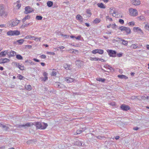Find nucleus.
Returning a JSON list of instances; mask_svg holds the SVG:
<instances>
[{"instance_id": "nucleus-1", "label": "nucleus", "mask_w": 149, "mask_h": 149, "mask_svg": "<svg viewBox=\"0 0 149 149\" xmlns=\"http://www.w3.org/2000/svg\"><path fill=\"white\" fill-rule=\"evenodd\" d=\"M34 125L36 126L37 129L44 130L48 126L47 123H41L40 122H34Z\"/></svg>"}, {"instance_id": "nucleus-2", "label": "nucleus", "mask_w": 149, "mask_h": 149, "mask_svg": "<svg viewBox=\"0 0 149 149\" xmlns=\"http://www.w3.org/2000/svg\"><path fill=\"white\" fill-rule=\"evenodd\" d=\"M8 13L6 11L5 7L3 5H0V17L3 18L7 17Z\"/></svg>"}, {"instance_id": "nucleus-3", "label": "nucleus", "mask_w": 149, "mask_h": 149, "mask_svg": "<svg viewBox=\"0 0 149 149\" xmlns=\"http://www.w3.org/2000/svg\"><path fill=\"white\" fill-rule=\"evenodd\" d=\"M19 23V20L15 19L8 21L7 24L8 26L13 27L17 25Z\"/></svg>"}, {"instance_id": "nucleus-4", "label": "nucleus", "mask_w": 149, "mask_h": 149, "mask_svg": "<svg viewBox=\"0 0 149 149\" xmlns=\"http://www.w3.org/2000/svg\"><path fill=\"white\" fill-rule=\"evenodd\" d=\"M118 29L120 30L121 31H125L126 33L125 34L126 35H128L131 33L130 29L128 27L121 26L119 27Z\"/></svg>"}, {"instance_id": "nucleus-5", "label": "nucleus", "mask_w": 149, "mask_h": 149, "mask_svg": "<svg viewBox=\"0 0 149 149\" xmlns=\"http://www.w3.org/2000/svg\"><path fill=\"white\" fill-rule=\"evenodd\" d=\"M130 15L132 16H135L138 15V12L135 9L130 8L129 10Z\"/></svg>"}, {"instance_id": "nucleus-6", "label": "nucleus", "mask_w": 149, "mask_h": 149, "mask_svg": "<svg viewBox=\"0 0 149 149\" xmlns=\"http://www.w3.org/2000/svg\"><path fill=\"white\" fill-rule=\"evenodd\" d=\"M19 34V32L17 30L10 31L7 33V34L8 36L18 35Z\"/></svg>"}, {"instance_id": "nucleus-7", "label": "nucleus", "mask_w": 149, "mask_h": 149, "mask_svg": "<svg viewBox=\"0 0 149 149\" xmlns=\"http://www.w3.org/2000/svg\"><path fill=\"white\" fill-rule=\"evenodd\" d=\"M107 52L110 56L112 57L116 56V52L115 51L108 49L107 50Z\"/></svg>"}, {"instance_id": "nucleus-8", "label": "nucleus", "mask_w": 149, "mask_h": 149, "mask_svg": "<svg viewBox=\"0 0 149 149\" xmlns=\"http://www.w3.org/2000/svg\"><path fill=\"white\" fill-rule=\"evenodd\" d=\"M33 125H34V123H33L32 122H29L25 124L18 125L17 127L19 128H21L22 127H24L26 128V127H29Z\"/></svg>"}, {"instance_id": "nucleus-9", "label": "nucleus", "mask_w": 149, "mask_h": 149, "mask_svg": "<svg viewBox=\"0 0 149 149\" xmlns=\"http://www.w3.org/2000/svg\"><path fill=\"white\" fill-rule=\"evenodd\" d=\"M33 11V9L29 6H28L25 8L24 13L25 14L30 13Z\"/></svg>"}, {"instance_id": "nucleus-10", "label": "nucleus", "mask_w": 149, "mask_h": 149, "mask_svg": "<svg viewBox=\"0 0 149 149\" xmlns=\"http://www.w3.org/2000/svg\"><path fill=\"white\" fill-rule=\"evenodd\" d=\"M120 108L121 109L125 111H127L130 109V107L124 104H123L120 106Z\"/></svg>"}, {"instance_id": "nucleus-11", "label": "nucleus", "mask_w": 149, "mask_h": 149, "mask_svg": "<svg viewBox=\"0 0 149 149\" xmlns=\"http://www.w3.org/2000/svg\"><path fill=\"white\" fill-rule=\"evenodd\" d=\"M131 3L134 5H138L140 4L139 0H131Z\"/></svg>"}, {"instance_id": "nucleus-12", "label": "nucleus", "mask_w": 149, "mask_h": 149, "mask_svg": "<svg viewBox=\"0 0 149 149\" xmlns=\"http://www.w3.org/2000/svg\"><path fill=\"white\" fill-rule=\"evenodd\" d=\"M0 127H1L5 131H7L9 129V128L6 125H4L1 123H0Z\"/></svg>"}, {"instance_id": "nucleus-13", "label": "nucleus", "mask_w": 149, "mask_h": 149, "mask_svg": "<svg viewBox=\"0 0 149 149\" xmlns=\"http://www.w3.org/2000/svg\"><path fill=\"white\" fill-rule=\"evenodd\" d=\"M85 130L84 129V128H80L79 130H77L76 133H75V135H77L81 134Z\"/></svg>"}, {"instance_id": "nucleus-14", "label": "nucleus", "mask_w": 149, "mask_h": 149, "mask_svg": "<svg viewBox=\"0 0 149 149\" xmlns=\"http://www.w3.org/2000/svg\"><path fill=\"white\" fill-rule=\"evenodd\" d=\"M1 60L2 61L1 62L0 61V63H6L10 61L9 59L7 58L1 59Z\"/></svg>"}, {"instance_id": "nucleus-15", "label": "nucleus", "mask_w": 149, "mask_h": 149, "mask_svg": "<svg viewBox=\"0 0 149 149\" xmlns=\"http://www.w3.org/2000/svg\"><path fill=\"white\" fill-rule=\"evenodd\" d=\"M8 55L10 56H15L16 54V52L14 51L11 50L10 52H8Z\"/></svg>"}, {"instance_id": "nucleus-16", "label": "nucleus", "mask_w": 149, "mask_h": 149, "mask_svg": "<svg viewBox=\"0 0 149 149\" xmlns=\"http://www.w3.org/2000/svg\"><path fill=\"white\" fill-rule=\"evenodd\" d=\"M97 6L102 8H105L106 6L102 3H99L97 4Z\"/></svg>"}, {"instance_id": "nucleus-17", "label": "nucleus", "mask_w": 149, "mask_h": 149, "mask_svg": "<svg viewBox=\"0 0 149 149\" xmlns=\"http://www.w3.org/2000/svg\"><path fill=\"white\" fill-rule=\"evenodd\" d=\"M118 78L121 79H127L128 78L127 77L123 75L119 74L118 75Z\"/></svg>"}, {"instance_id": "nucleus-18", "label": "nucleus", "mask_w": 149, "mask_h": 149, "mask_svg": "<svg viewBox=\"0 0 149 149\" xmlns=\"http://www.w3.org/2000/svg\"><path fill=\"white\" fill-rule=\"evenodd\" d=\"M66 81L68 83H70L72 82L73 81V79L67 77L65 79Z\"/></svg>"}, {"instance_id": "nucleus-19", "label": "nucleus", "mask_w": 149, "mask_h": 149, "mask_svg": "<svg viewBox=\"0 0 149 149\" xmlns=\"http://www.w3.org/2000/svg\"><path fill=\"white\" fill-rule=\"evenodd\" d=\"M137 44H132L130 46L131 48H132L133 49H136L137 48H139V47L138 46H137Z\"/></svg>"}, {"instance_id": "nucleus-20", "label": "nucleus", "mask_w": 149, "mask_h": 149, "mask_svg": "<svg viewBox=\"0 0 149 149\" xmlns=\"http://www.w3.org/2000/svg\"><path fill=\"white\" fill-rule=\"evenodd\" d=\"M76 18L78 20H82L81 21H81H82V22L83 21L82 17L80 15H77L76 16Z\"/></svg>"}, {"instance_id": "nucleus-21", "label": "nucleus", "mask_w": 149, "mask_h": 149, "mask_svg": "<svg viewBox=\"0 0 149 149\" xmlns=\"http://www.w3.org/2000/svg\"><path fill=\"white\" fill-rule=\"evenodd\" d=\"M96 79L97 81H102V82H104L105 79L104 78H99L97 77Z\"/></svg>"}, {"instance_id": "nucleus-22", "label": "nucleus", "mask_w": 149, "mask_h": 149, "mask_svg": "<svg viewBox=\"0 0 149 149\" xmlns=\"http://www.w3.org/2000/svg\"><path fill=\"white\" fill-rule=\"evenodd\" d=\"M63 67L66 70H70V66L67 64L65 63L63 65Z\"/></svg>"}, {"instance_id": "nucleus-23", "label": "nucleus", "mask_w": 149, "mask_h": 149, "mask_svg": "<svg viewBox=\"0 0 149 149\" xmlns=\"http://www.w3.org/2000/svg\"><path fill=\"white\" fill-rule=\"evenodd\" d=\"M101 21L100 19L98 18H96L93 21V23L95 24H97L99 23Z\"/></svg>"}, {"instance_id": "nucleus-24", "label": "nucleus", "mask_w": 149, "mask_h": 149, "mask_svg": "<svg viewBox=\"0 0 149 149\" xmlns=\"http://www.w3.org/2000/svg\"><path fill=\"white\" fill-rule=\"evenodd\" d=\"M121 41L122 42V44L125 46H127L128 43L127 41L125 40H124L122 39L121 40Z\"/></svg>"}, {"instance_id": "nucleus-25", "label": "nucleus", "mask_w": 149, "mask_h": 149, "mask_svg": "<svg viewBox=\"0 0 149 149\" xmlns=\"http://www.w3.org/2000/svg\"><path fill=\"white\" fill-rule=\"evenodd\" d=\"M16 58L18 60H22L23 59V57L19 54L16 55Z\"/></svg>"}, {"instance_id": "nucleus-26", "label": "nucleus", "mask_w": 149, "mask_h": 149, "mask_svg": "<svg viewBox=\"0 0 149 149\" xmlns=\"http://www.w3.org/2000/svg\"><path fill=\"white\" fill-rule=\"evenodd\" d=\"M53 2L51 1H48L47 2V6L49 7H51L53 5Z\"/></svg>"}, {"instance_id": "nucleus-27", "label": "nucleus", "mask_w": 149, "mask_h": 149, "mask_svg": "<svg viewBox=\"0 0 149 149\" xmlns=\"http://www.w3.org/2000/svg\"><path fill=\"white\" fill-rule=\"evenodd\" d=\"M25 88L29 91H30L32 89V87L30 85H27L25 86Z\"/></svg>"}, {"instance_id": "nucleus-28", "label": "nucleus", "mask_w": 149, "mask_h": 149, "mask_svg": "<svg viewBox=\"0 0 149 149\" xmlns=\"http://www.w3.org/2000/svg\"><path fill=\"white\" fill-rule=\"evenodd\" d=\"M30 18V16L29 15H27L25 16L22 19V21L23 22H24L27 19H29Z\"/></svg>"}, {"instance_id": "nucleus-29", "label": "nucleus", "mask_w": 149, "mask_h": 149, "mask_svg": "<svg viewBox=\"0 0 149 149\" xmlns=\"http://www.w3.org/2000/svg\"><path fill=\"white\" fill-rule=\"evenodd\" d=\"M97 53H99L100 54H102L104 53V51L103 50L101 49H97Z\"/></svg>"}, {"instance_id": "nucleus-30", "label": "nucleus", "mask_w": 149, "mask_h": 149, "mask_svg": "<svg viewBox=\"0 0 149 149\" xmlns=\"http://www.w3.org/2000/svg\"><path fill=\"white\" fill-rule=\"evenodd\" d=\"M24 40L23 39H21L20 40H18L17 41V42L19 43V44H22L24 42Z\"/></svg>"}, {"instance_id": "nucleus-31", "label": "nucleus", "mask_w": 149, "mask_h": 149, "mask_svg": "<svg viewBox=\"0 0 149 149\" xmlns=\"http://www.w3.org/2000/svg\"><path fill=\"white\" fill-rule=\"evenodd\" d=\"M42 17L40 15H37L36 17V19L38 20H41L42 19Z\"/></svg>"}, {"instance_id": "nucleus-32", "label": "nucleus", "mask_w": 149, "mask_h": 149, "mask_svg": "<svg viewBox=\"0 0 149 149\" xmlns=\"http://www.w3.org/2000/svg\"><path fill=\"white\" fill-rule=\"evenodd\" d=\"M146 98V97L145 96H140L138 98L139 100H145Z\"/></svg>"}, {"instance_id": "nucleus-33", "label": "nucleus", "mask_w": 149, "mask_h": 149, "mask_svg": "<svg viewBox=\"0 0 149 149\" xmlns=\"http://www.w3.org/2000/svg\"><path fill=\"white\" fill-rule=\"evenodd\" d=\"M34 36L31 35H28L26 36L25 38L27 39H31V38H34Z\"/></svg>"}, {"instance_id": "nucleus-34", "label": "nucleus", "mask_w": 149, "mask_h": 149, "mask_svg": "<svg viewBox=\"0 0 149 149\" xmlns=\"http://www.w3.org/2000/svg\"><path fill=\"white\" fill-rule=\"evenodd\" d=\"M96 137L97 138L100 139H102L105 138V136H96Z\"/></svg>"}, {"instance_id": "nucleus-35", "label": "nucleus", "mask_w": 149, "mask_h": 149, "mask_svg": "<svg viewBox=\"0 0 149 149\" xmlns=\"http://www.w3.org/2000/svg\"><path fill=\"white\" fill-rule=\"evenodd\" d=\"M6 56V54H4L3 52H1L0 53V57H4Z\"/></svg>"}, {"instance_id": "nucleus-36", "label": "nucleus", "mask_w": 149, "mask_h": 149, "mask_svg": "<svg viewBox=\"0 0 149 149\" xmlns=\"http://www.w3.org/2000/svg\"><path fill=\"white\" fill-rule=\"evenodd\" d=\"M34 40L36 41H40V40L41 39V38H40V37L39 38H38L36 37H34Z\"/></svg>"}, {"instance_id": "nucleus-37", "label": "nucleus", "mask_w": 149, "mask_h": 149, "mask_svg": "<svg viewBox=\"0 0 149 149\" xmlns=\"http://www.w3.org/2000/svg\"><path fill=\"white\" fill-rule=\"evenodd\" d=\"M90 59L92 61H98V58H92V57H90Z\"/></svg>"}, {"instance_id": "nucleus-38", "label": "nucleus", "mask_w": 149, "mask_h": 149, "mask_svg": "<svg viewBox=\"0 0 149 149\" xmlns=\"http://www.w3.org/2000/svg\"><path fill=\"white\" fill-rule=\"evenodd\" d=\"M139 96H132L131 97V99L132 100H134L136 99H138V97L139 98Z\"/></svg>"}, {"instance_id": "nucleus-39", "label": "nucleus", "mask_w": 149, "mask_h": 149, "mask_svg": "<svg viewBox=\"0 0 149 149\" xmlns=\"http://www.w3.org/2000/svg\"><path fill=\"white\" fill-rule=\"evenodd\" d=\"M56 86L57 88H61V84L59 82L56 83Z\"/></svg>"}, {"instance_id": "nucleus-40", "label": "nucleus", "mask_w": 149, "mask_h": 149, "mask_svg": "<svg viewBox=\"0 0 149 149\" xmlns=\"http://www.w3.org/2000/svg\"><path fill=\"white\" fill-rule=\"evenodd\" d=\"M28 62L31 65H35V64L34 63L31 61H28V60H26L25 61V62L26 63V62Z\"/></svg>"}, {"instance_id": "nucleus-41", "label": "nucleus", "mask_w": 149, "mask_h": 149, "mask_svg": "<svg viewBox=\"0 0 149 149\" xmlns=\"http://www.w3.org/2000/svg\"><path fill=\"white\" fill-rule=\"evenodd\" d=\"M144 23L146 24V25L145 26V28L147 30H149V24H148L147 23V24H146V22Z\"/></svg>"}, {"instance_id": "nucleus-42", "label": "nucleus", "mask_w": 149, "mask_h": 149, "mask_svg": "<svg viewBox=\"0 0 149 149\" xmlns=\"http://www.w3.org/2000/svg\"><path fill=\"white\" fill-rule=\"evenodd\" d=\"M40 78L42 79V80H43L44 81H45L47 80L48 77H41Z\"/></svg>"}, {"instance_id": "nucleus-43", "label": "nucleus", "mask_w": 149, "mask_h": 149, "mask_svg": "<svg viewBox=\"0 0 149 149\" xmlns=\"http://www.w3.org/2000/svg\"><path fill=\"white\" fill-rule=\"evenodd\" d=\"M72 51V52L74 53L75 54H77L78 53V51L77 50H74L72 49L71 50Z\"/></svg>"}, {"instance_id": "nucleus-44", "label": "nucleus", "mask_w": 149, "mask_h": 149, "mask_svg": "<svg viewBox=\"0 0 149 149\" xmlns=\"http://www.w3.org/2000/svg\"><path fill=\"white\" fill-rule=\"evenodd\" d=\"M106 18L107 20V19H108L109 20L111 21H113L112 18H111L109 17V16H106Z\"/></svg>"}, {"instance_id": "nucleus-45", "label": "nucleus", "mask_w": 149, "mask_h": 149, "mask_svg": "<svg viewBox=\"0 0 149 149\" xmlns=\"http://www.w3.org/2000/svg\"><path fill=\"white\" fill-rule=\"evenodd\" d=\"M14 63V65H15V66L16 67H18L19 68V67L20 66V65L19 64V63H17L15 62V63Z\"/></svg>"}, {"instance_id": "nucleus-46", "label": "nucleus", "mask_w": 149, "mask_h": 149, "mask_svg": "<svg viewBox=\"0 0 149 149\" xmlns=\"http://www.w3.org/2000/svg\"><path fill=\"white\" fill-rule=\"evenodd\" d=\"M86 13L89 14V17L91 15L90 10L89 9H87L86 10Z\"/></svg>"}, {"instance_id": "nucleus-47", "label": "nucleus", "mask_w": 149, "mask_h": 149, "mask_svg": "<svg viewBox=\"0 0 149 149\" xmlns=\"http://www.w3.org/2000/svg\"><path fill=\"white\" fill-rule=\"evenodd\" d=\"M17 77L18 78V79H23V78L24 77L21 74H19L18 76Z\"/></svg>"}, {"instance_id": "nucleus-48", "label": "nucleus", "mask_w": 149, "mask_h": 149, "mask_svg": "<svg viewBox=\"0 0 149 149\" xmlns=\"http://www.w3.org/2000/svg\"><path fill=\"white\" fill-rule=\"evenodd\" d=\"M128 25L129 26H134L135 24L134 23V22H130L128 23Z\"/></svg>"}, {"instance_id": "nucleus-49", "label": "nucleus", "mask_w": 149, "mask_h": 149, "mask_svg": "<svg viewBox=\"0 0 149 149\" xmlns=\"http://www.w3.org/2000/svg\"><path fill=\"white\" fill-rule=\"evenodd\" d=\"M97 49H95L93 50L92 51V52L93 54H96V53H97Z\"/></svg>"}, {"instance_id": "nucleus-50", "label": "nucleus", "mask_w": 149, "mask_h": 149, "mask_svg": "<svg viewBox=\"0 0 149 149\" xmlns=\"http://www.w3.org/2000/svg\"><path fill=\"white\" fill-rule=\"evenodd\" d=\"M119 22L121 24H123L124 23V21L122 19H119Z\"/></svg>"}, {"instance_id": "nucleus-51", "label": "nucleus", "mask_w": 149, "mask_h": 149, "mask_svg": "<svg viewBox=\"0 0 149 149\" xmlns=\"http://www.w3.org/2000/svg\"><path fill=\"white\" fill-rule=\"evenodd\" d=\"M47 54H49L50 55H54L55 54L54 52H47Z\"/></svg>"}, {"instance_id": "nucleus-52", "label": "nucleus", "mask_w": 149, "mask_h": 149, "mask_svg": "<svg viewBox=\"0 0 149 149\" xmlns=\"http://www.w3.org/2000/svg\"><path fill=\"white\" fill-rule=\"evenodd\" d=\"M56 72L55 71H52L51 74L52 76H56Z\"/></svg>"}, {"instance_id": "nucleus-53", "label": "nucleus", "mask_w": 149, "mask_h": 149, "mask_svg": "<svg viewBox=\"0 0 149 149\" xmlns=\"http://www.w3.org/2000/svg\"><path fill=\"white\" fill-rule=\"evenodd\" d=\"M144 17L143 16H141L140 17H138V18L141 20L144 19Z\"/></svg>"}, {"instance_id": "nucleus-54", "label": "nucleus", "mask_w": 149, "mask_h": 149, "mask_svg": "<svg viewBox=\"0 0 149 149\" xmlns=\"http://www.w3.org/2000/svg\"><path fill=\"white\" fill-rule=\"evenodd\" d=\"M43 76H44V77H47V76L48 75V74L46 72H44L43 73Z\"/></svg>"}, {"instance_id": "nucleus-55", "label": "nucleus", "mask_w": 149, "mask_h": 149, "mask_svg": "<svg viewBox=\"0 0 149 149\" xmlns=\"http://www.w3.org/2000/svg\"><path fill=\"white\" fill-rule=\"evenodd\" d=\"M40 57L42 58H45L46 57V56L45 55H42L40 56Z\"/></svg>"}, {"instance_id": "nucleus-56", "label": "nucleus", "mask_w": 149, "mask_h": 149, "mask_svg": "<svg viewBox=\"0 0 149 149\" xmlns=\"http://www.w3.org/2000/svg\"><path fill=\"white\" fill-rule=\"evenodd\" d=\"M116 55L118 57H121L122 56V53L117 54Z\"/></svg>"}, {"instance_id": "nucleus-57", "label": "nucleus", "mask_w": 149, "mask_h": 149, "mask_svg": "<svg viewBox=\"0 0 149 149\" xmlns=\"http://www.w3.org/2000/svg\"><path fill=\"white\" fill-rule=\"evenodd\" d=\"M98 61H100L102 62H104L105 61L103 59H102V58H98Z\"/></svg>"}, {"instance_id": "nucleus-58", "label": "nucleus", "mask_w": 149, "mask_h": 149, "mask_svg": "<svg viewBox=\"0 0 149 149\" xmlns=\"http://www.w3.org/2000/svg\"><path fill=\"white\" fill-rule=\"evenodd\" d=\"M116 26L115 24H113L111 25V27L113 29H115Z\"/></svg>"}, {"instance_id": "nucleus-59", "label": "nucleus", "mask_w": 149, "mask_h": 149, "mask_svg": "<svg viewBox=\"0 0 149 149\" xmlns=\"http://www.w3.org/2000/svg\"><path fill=\"white\" fill-rule=\"evenodd\" d=\"M33 60L36 62H40V60H38L35 58H34L33 59Z\"/></svg>"}, {"instance_id": "nucleus-60", "label": "nucleus", "mask_w": 149, "mask_h": 149, "mask_svg": "<svg viewBox=\"0 0 149 149\" xmlns=\"http://www.w3.org/2000/svg\"><path fill=\"white\" fill-rule=\"evenodd\" d=\"M31 142V143H34L36 141V139H31L30 140Z\"/></svg>"}, {"instance_id": "nucleus-61", "label": "nucleus", "mask_w": 149, "mask_h": 149, "mask_svg": "<svg viewBox=\"0 0 149 149\" xmlns=\"http://www.w3.org/2000/svg\"><path fill=\"white\" fill-rule=\"evenodd\" d=\"M139 129V128L138 127H135L133 128V129L134 130H137Z\"/></svg>"}, {"instance_id": "nucleus-62", "label": "nucleus", "mask_w": 149, "mask_h": 149, "mask_svg": "<svg viewBox=\"0 0 149 149\" xmlns=\"http://www.w3.org/2000/svg\"><path fill=\"white\" fill-rule=\"evenodd\" d=\"M58 48H59L60 49H62L64 48V47L62 46H61L59 47H58Z\"/></svg>"}, {"instance_id": "nucleus-63", "label": "nucleus", "mask_w": 149, "mask_h": 149, "mask_svg": "<svg viewBox=\"0 0 149 149\" xmlns=\"http://www.w3.org/2000/svg\"><path fill=\"white\" fill-rule=\"evenodd\" d=\"M145 13L146 14L149 13V10H146L145 11Z\"/></svg>"}, {"instance_id": "nucleus-64", "label": "nucleus", "mask_w": 149, "mask_h": 149, "mask_svg": "<svg viewBox=\"0 0 149 149\" xmlns=\"http://www.w3.org/2000/svg\"><path fill=\"white\" fill-rule=\"evenodd\" d=\"M81 37L80 36H78L77 37H76L75 38L77 40H79Z\"/></svg>"}]
</instances>
